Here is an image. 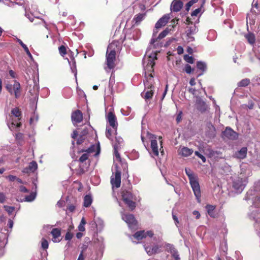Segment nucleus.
<instances>
[{
    "mask_svg": "<svg viewBox=\"0 0 260 260\" xmlns=\"http://www.w3.org/2000/svg\"><path fill=\"white\" fill-rule=\"evenodd\" d=\"M7 243L6 235L4 233H0V256L5 253V247Z\"/></svg>",
    "mask_w": 260,
    "mask_h": 260,
    "instance_id": "nucleus-18",
    "label": "nucleus"
},
{
    "mask_svg": "<svg viewBox=\"0 0 260 260\" xmlns=\"http://www.w3.org/2000/svg\"><path fill=\"white\" fill-rule=\"evenodd\" d=\"M71 70L73 73L74 74V76L75 77L76 81L77 82V70L76 68V66H71Z\"/></svg>",
    "mask_w": 260,
    "mask_h": 260,
    "instance_id": "nucleus-51",
    "label": "nucleus"
},
{
    "mask_svg": "<svg viewBox=\"0 0 260 260\" xmlns=\"http://www.w3.org/2000/svg\"><path fill=\"white\" fill-rule=\"evenodd\" d=\"M131 111V108L129 107H127L126 109H121V112L123 115L125 116H128Z\"/></svg>",
    "mask_w": 260,
    "mask_h": 260,
    "instance_id": "nucleus-48",
    "label": "nucleus"
},
{
    "mask_svg": "<svg viewBox=\"0 0 260 260\" xmlns=\"http://www.w3.org/2000/svg\"><path fill=\"white\" fill-rule=\"evenodd\" d=\"M243 176V175H241L240 177L233 181V186L238 193L242 192L248 182L247 178Z\"/></svg>",
    "mask_w": 260,
    "mask_h": 260,
    "instance_id": "nucleus-7",
    "label": "nucleus"
},
{
    "mask_svg": "<svg viewBox=\"0 0 260 260\" xmlns=\"http://www.w3.org/2000/svg\"><path fill=\"white\" fill-rule=\"evenodd\" d=\"M73 237V234L70 232H68L64 237V239L66 240L70 241Z\"/></svg>",
    "mask_w": 260,
    "mask_h": 260,
    "instance_id": "nucleus-52",
    "label": "nucleus"
},
{
    "mask_svg": "<svg viewBox=\"0 0 260 260\" xmlns=\"http://www.w3.org/2000/svg\"><path fill=\"white\" fill-rule=\"evenodd\" d=\"M246 39L248 42L251 44H253L255 42V37L252 34H248L245 36Z\"/></svg>",
    "mask_w": 260,
    "mask_h": 260,
    "instance_id": "nucleus-37",
    "label": "nucleus"
},
{
    "mask_svg": "<svg viewBox=\"0 0 260 260\" xmlns=\"http://www.w3.org/2000/svg\"><path fill=\"white\" fill-rule=\"evenodd\" d=\"M153 235V233L151 231H148L145 232V231H140L136 232L133 237L138 240H141L143 238L146 237L147 236L149 237H152Z\"/></svg>",
    "mask_w": 260,
    "mask_h": 260,
    "instance_id": "nucleus-13",
    "label": "nucleus"
},
{
    "mask_svg": "<svg viewBox=\"0 0 260 260\" xmlns=\"http://www.w3.org/2000/svg\"><path fill=\"white\" fill-rule=\"evenodd\" d=\"M51 234L53 237L52 241L53 242H59L60 241V240L58 239L61 235L60 230L59 229H53Z\"/></svg>",
    "mask_w": 260,
    "mask_h": 260,
    "instance_id": "nucleus-23",
    "label": "nucleus"
},
{
    "mask_svg": "<svg viewBox=\"0 0 260 260\" xmlns=\"http://www.w3.org/2000/svg\"><path fill=\"white\" fill-rule=\"evenodd\" d=\"M160 246H159L158 245H155L152 246L144 245L145 250L149 255L159 253L160 252Z\"/></svg>",
    "mask_w": 260,
    "mask_h": 260,
    "instance_id": "nucleus-15",
    "label": "nucleus"
},
{
    "mask_svg": "<svg viewBox=\"0 0 260 260\" xmlns=\"http://www.w3.org/2000/svg\"><path fill=\"white\" fill-rule=\"evenodd\" d=\"M122 200L127 206L133 210L136 207V203L134 201L136 200L135 197L128 191H123L122 192Z\"/></svg>",
    "mask_w": 260,
    "mask_h": 260,
    "instance_id": "nucleus-9",
    "label": "nucleus"
},
{
    "mask_svg": "<svg viewBox=\"0 0 260 260\" xmlns=\"http://www.w3.org/2000/svg\"><path fill=\"white\" fill-rule=\"evenodd\" d=\"M38 169V164L36 161H32L30 162L28 166L24 168L22 172L24 174H29L30 173H34Z\"/></svg>",
    "mask_w": 260,
    "mask_h": 260,
    "instance_id": "nucleus-17",
    "label": "nucleus"
},
{
    "mask_svg": "<svg viewBox=\"0 0 260 260\" xmlns=\"http://www.w3.org/2000/svg\"><path fill=\"white\" fill-rule=\"evenodd\" d=\"M198 29L196 26L192 25L188 27V29L186 30V34L188 35H194L198 31Z\"/></svg>",
    "mask_w": 260,
    "mask_h": 260,
    "instance_id": "nucleus-32",
    "label": "nucleus"
},
{
    "mask_svg": "<svg viewBox=\"0 0 260 260\" xmlns=\"http://www.w3.org/2000/svg\"><path fill=\"white\" fill-rule=\"evenodd\" d=\"M161 39L154 38V35L151 40L150 45L144 56V62L147 61L146 65H155V60L157 59V53L159 52V49L162 46Z\"/></svg>",
    "mask_w": 260,
    "mask_h": 260,
    "instance_id": "nucleus-1",
    "label": "nucleus"
},
{
    "mask_svg": "<svg viewBox=\"0 0 260 260\" xmlns=\"http://www.w3.org/2000/svg\"><path fill=\"white\" fill-rule=\"evenodd\" d=\"M117 42H114L110 43L107 48L106 53V64L112 65L115 59L116 52L118 50L117 48Z\"/></svg>",
    "mask_w": 260,
    "mask_h": 260,
    "instance_id": "nucleus-5",
    "label": "nucleus"
},
{
    "mask_svg": "<svg viewBox=\"0 0 260 260\" xmlns=\"http://www.w3.org/2000/svg\"><path fill=\"white\" fill-rule=\"evenodd\" d=\"M83 115L82 112L78 110L73 112L72 114V120L74 125L80 123L82 121Z\"/></svg>",
    "mask_w": 260,
    "mask_h": 260,
    "instance_id": "nucleus-16",
    "label": "nucleus"
},
{
    "mask_svg": "<svg viewBox=\"0 0 260 260\" xmlns=\"http://www.w3.org/2000/svg\"><path fill=\"white\" fill-rule=\"evenodd\" d=\"M13 224H14V222H13V220L11 219H9L8 220V227L11 229H12V228L13 226Z\"/></svg>",
    "mask_w": 260,
    "mask_h": 260,
    "instance_id": "nucleus-63",
    "label": "nucleus"
},
{
    "mask_svg": "<svg viewBox=\"0 0 260 260\" xmlns=\"http://www.w3.org/2000/svg\"><path fill=\"white\" fill-rule=\"evenodd\" d=\"M91 152V150L90 148H88V150L85 151V152L83 153L81 156L79 158V161L80 162L83 164L84 162L86 160H87L88 159V157L89 155V153Z\"/></svg>",
    "mask_w": 260,
    "mask_h": 260,
    "instance_id": "nucleus-29",
    "label": "nucleus"
},
{
    "mask_svg": "<svg viewBox=\"0 0 260 260\" xmlns=\"http://www.w3.org/2000/svg\"><path fill=\"white\" fill-rule=\"evenodd\" d=\"M198 0H191L189 2H188L186 5V9L188 11L191 6H192L194 4L197 3Z\"/></svg>",
    "mask_w": 260,
    "mask_h": 260,
    "instance_id": "nucleus-49",
    "label": "nucleus"
},
{
    "mask_svg": "<svg viewBox=\"0 0 260 260\" xmlns=\"http://www.w3.org/2000/svg\"><path fill=\"white\" fill-rule=\"evenodd\" d=\"M11 114L16 118L14 121L12 119V121L8 122V125L11 130H13L15 128H18L21 125L19 120L21 118V113L18 108H14L11 110Z\"/></svg>",
    "mask_w": 260,
    "mask_h": 260,
    "instance_id": "nucleus-6",
    "label": "nucleus"
},
{
    "mask_svg": "<svg viewBox=\"0 0 260 260\" xmlns=\"http://www.w3.org/2000/svg\"><path fill=\"white\" fill-rule=\"evenodd\" d=\"M167 247L169 249L170 253L175 260H180L179 255L173 245L167 244Z\"/></svg>",
    "mask_w": 260,
    "mask_h": 260,
    "instance_id": "nucleus-24",
    "label": "nucleus"
},
{
    "mask_svg": "<svg viewBox=\"0 0 260 260\" xmlns=\"http://www.w3.org/2000/svg\"><path fill=\"white\" fill-rule=\"evenodd\" d=\"M6 88L11 94H13V85L8 84L6 85Z\"/></svg>",
    "mask_w": 260,
    "mask_h": 260,
    "instance_id": "nucleus-56",
    "label": "nucleus"
},
{
    "mask_svg": "<svg viewBox=\"0 0 260 260\" xmlns=\"http://www.w3.org/2000/svg\"><path fill=\"white\" fill-rule=\"evenodd\" d=\"M92 197L90 195H86L84 199V206L88 207L90 206L92 203Z\"/></svg>",
    "mask_w": 260,
    "mask_h": 260,
    "instance_id": "nucleus-30",
    "label": "nucleus"
},
{
    "mask_svg": "<svg viewBox=\"0 0 260 260\" xmlns=\"http://www.w3.org/2000/svg\"><path fill=\"white\" fill-rule=\"evenodd\" d=\"M177 53L179 55L182 54L183 53L184 50L182 47L179 46L177 48Z\"/></svg>",
    "mask_w": 260,
    "mask_h": 260,
    "instance_id": "nucleus-62",
    "label": "nucleus"
},
{
    "mask_svg": "<svg viewBox=\"0 0 260 260\" xmlns=\"http://www.w3.org/2000/svg\"><path fill=\"white\" fill-rule=\"evenodd\" d=\"M110 182L113 188H119L121 185V171L118 165H115V172L111 176Z\"/></svg>",
    "mask_w": 260,
    "mask_h": 260,
    "instance_id": "nucleus-8",
    "label": "nucleus"
},
{
    "mask_svg": "<svg viewBox=\"0 0 260 260\" xmlns=\"http://www.w3.org/2000/svg\"><path fill=\"white\" fill-rule=\"evenodd\" d=\"M106 136L109 139H111V133L110 128H108V126H107L106 128Z\"/></svg>",
    "mask_w": 260,
    "mask_h": 260,
    "instance_id": "nucleus-58",
    "label": "nucleus"
},
{
    "mask_svg": "<svg viewBox=\"0 0 260 260\" xmlns=\"http://www.w3.org/2000/svg\"><path fill=\"white\" fill-rule=\"evenodd\" d=\"M223 135L224 137L230 140H236L238 137V134L230 127H226L225 128L223 132Z\"/></svg>",
    "mask_w": 260,
    "mask_h": 260,
    "instance_id": "nucleus-14",
    "label": "nucleus"
},
{
    "mask_svg": "<svg viewBox=\"0 0 260 260\" xmlns=\"http://www.w3.org/2000/svg\"><path fill=\"white\" fill-rule=\"evenodd\" d=\"M86 224V221L85 218L83 217L81 219V221L78 226V230L80 232H84L85 230V225Z\"/></svg>",
    "mask_w": 260,
    "mask_h": 260,
    "instance_id": "nucleus-39",
    "label": "nucleus"
},
{
    "mask_svg": "<svg viewBox=\"0 0 260 260\" xmlns=\"http://www.w3.org/2000/svg\"><path fill=\"white\" fill-rule=\"evenodd\" d=\"M185 173L188 177L189 183L198 202H200L201 189L198 177L190 169H185Z\"/></svg>",
    "mask_w": 260,
    "mask_h": 260,
    "instance_id": "nucleus-4",
    "label": "nucleus"
},
{
    "mask_svg": "<svg viewBox=\"0 0 260 260\" xmlns=\"http://www.w3.org/2000/svg\"><path fill=\"white\" fill-rule=\"evenodd\" d=\"M141 137L144 146L148 151H149V149L147 148L148 143H146L144 139L146 138L148 140L151 141V148L152 152H150V154L152 155L153 157L157 156L159 154V150L158 143L156 140V136L148 132H145L144 131H142Z\"/></svg>",
    "mask_w": 260,
    "mask_h": 260,
    "instance_id": "nucleus-3",
    "label": "nucleus"
},
{
    "mask_svg": "<svg viewBox=\"0 0 260 260\" xmlns=\"http://www.w3.org/2000/svg\"><path fill=\"white\" fill-rule=\"evenodd\" d=\"M41 247L44 250H46L48 248V242L44 238L41 240Z\"/></svg>",
    "mask_w": 260,
    "mask_h": 260,
    "instance_id": "nucleus-44",
    "label": "nucleus"
},
{
    "mask_svg": "<svg viewBox=\"0 0 260 260\" xmlns=\"http://www.w3.org/2000/svg\"><path fill=\"white\" fill-rule=\"evenodd\" d=\"M60 54L63 56L67 53V49L65 46L61 45L58 48Z\"/></svg>",
    "mask_w": 260,
    "mask_h": 260,
    "instance_id": "nucleus-47",
    "label": "nucleus"
},
{
    "mask_svg": "<svg viewBox=\"0 0 260 260\" xmlns=\"http://www.w3.org/2000/svg\"><path fill=\"white\" fill-rule=\"evenodd\" d=\"M194 154L196 155L200 158L202 160L203 162H205L206 161V159L205 157L201 153H200L198 151H195Z\"/></svg>",
    "mask_w": 260,
    "mask_h": 260,
    "instance_id": "nucleus-53",
    "label": "nucleus"
},
{
    "mask_svg": "<svg viewBox=\"0 0 260 260\" xmlns=\"http://www.w3.org/2000/svg\"><path fill=\"white\" fill-rule=\"evenodd\" d=\"M36 198V193L35 192H31L28 196L25 197L24 201L31 202L35 200Z\"/></svg>",
    "mask_w": 260,
    "mask_h": 260,
    "instance_id": "nucleus-35",
    "label": "nucleus"
},
{
    "mask_svg": "<svg viewBox=\"0 0 260 260\" xmlns=\"http://www.w3.org/2000/svg\"><path fill=\"white\" fill-rule=\"evenodd\" d=\"M6 178L8 179L10 181H14L16 180L17 177L16 176L10 175L7 176Z\"/></svg>",
    "mask_w": 260,
    "mask_h": 260,
    "instance_id": "nucleus-57",
    "label": "nucleus"
},
{
    "mask_svg": "<svg viewBox=\"0 0 260 260\" xmlns=\"http://www.w3.org/2000/svg\"><path fill=\"white\" fill-rule=\"evenodd\" d=\"M114 66H105V70L107 73H110L111 72V78L112 77L113 72L114 71Z\"/></svg>",
    "mask_w": 260,
    "mask_h": 260,
    "instance_id": "nucleus-45",
    "label": "nucleus"
},
{
    "mask_svg": "<svg viewBox=\"0 0 260 260\" xmlns=\"http://www.w3.org/2000/svg\"><path fill=\"white\" fill-rule=\"evenodd\" d=\"M193 152V151L192 149L183 147L180 149L179 154L184 157H187L191 155Z\"/></svg>",
    "mask_w": 260,
    "mask_h": 260,
    "instance_id": "nucleus-26",
    "label": "nucleus"
},
{
    "mask_svg": "<svg viewBox=\"0 0 260 260\" xmlns=\"http://www.w3.org/2000/svg\"><path fill=\"white\" fill-rule=\"evenodd\" d=\"M183 58L184 60L189 63L192 64L194 63V59L191 56L186 54L184 55Z\"/></svg>",
    "mask_w": 260,
    "mask_h": 260,
    "instance_id": "nucleus-42",
    "label": "nucleus"
},
{
    "mask_svg": "<svg viewBox=\"0 0 260 260\" xmlns=\"http://www.w3.org/2000/svg\"><path fill=\"white\" fill-rule=\"evenodd\" d=\"M144 71L146 82L144 83L145 90H147L145 92L144 98L147 100L152 98L153 95V73L154 72L153 66H144Z\"/></svg>",
    "mask_w": 260,
    "mask_h": 260,
    "instance_id": "nucleus-2",
    "label": "nucleus"
},
{
    "mask_svg": "<svg viewBox=\"0 0 260 260\" xmlns=\"http://www.w3.org/2000/svg\"><path fill=\"white\" fill-rule=\"evenodd\" d=\"M201 11V8L196 9L191 13V15L192 16H197L200 13Z\"/></svg>",
    "mask_w": 260,
    "mask_h": 260,
    "instance_id": "nucleus-55",
    "label": "nucleus"
},
{
    "mask_svg": "<svg viewBox=\"0 0 260 260\" xmlns=\"http://www.w3.org/2000/svg\"><path fill=\"white\" fill-rule=\"evenodd\" d=\"M18 42L19 43V44L21 45V46L23 47V48L24 49V50L26 52V54L28 55V56L30 58H32V55H31L30 52H29V49H28V47L26 46V45H25L22 42V41L21 40H20V39H18Z\"/></svg>",
    "mask_w": 260,
    "mask_h": 260,
    "instance_id": "nucleus-33",
    "label": "nucleus"
},
{
    "mask_svg": "<svg viewBox=\"0 0 260 260\" xmlns=\"http://www.w3.org/2000/svg\"><path fill=\"white\" fill-rule=\"evenodd\" d=\"M145 13H139L138 14L135 16L133 21L135 24H139L145 17Z\"/></svg>",
    "mask_w": 260,
    "mask_h": 260,
    "instance_id": "nucleus-27",
    "label": "nucleus"
},
{
    "mask_svg": "<svg viewBox=\"0 0 260 260\" xmlns=\"http://www.w3.org/2000/svg\"><path fill=\"white\" fill-rule=\"evenodd\" d=\"M121 217L122 220H123L128 224V226L130 229H133L136 225L137 221L133 214H125L121 212Z\"/></svg>",
    "mask_w": 260,
    "mask_h": 260,
    "instance_id": "nucleus-11",
    "label": "nucleus"
},
{
    "mask_svg": "<svg viewBox=\"0 0 260 260\" xmlns=\"http://www.w3.org/2000/svg\"><path fill=\"white\" fill-rule=\"evenodd\" d=\"M247 148L246 147L241 148L239 150L236 151L233 155L235 158L239 159H243L247 156Z\"/></svg>",
    "mask_w": 260,
    "mask_h": 260,
    "instance_id": "nucleus-19",
    "label": "nucleus"
},
{
    "mask_svg": "<svg viewBox=\"0 0 260 260\" xmlns=\"http://www.w3.org/2000/svg\"><path fill=\"white\" fill-rule=\"evenodd\" d=\"M169 15H165L160 18L155 24L156 28H160L165 26L170 19Z\"/></svg>",
    "mask_w": 260,
    "mask_h": 260,
    "instance_id": "nucleus-20",
    "label": "nucleus"
},
{
    "mask_svg": "<svg viewBox=\"0 0 260 260\" xmlns=\"http://www.w3.org/2000/svg\"><path fill=\"white\" fill-rule=\"evenodd\" d=\"M170 29L168 28H166L164 30H163L157 37L158 39H162L165 38L169 32Z\"/></svg>",
    "mask_w": 260,
    "mask_h": 260,
    "instance_id": "nucleus-41",
    "label": "nucleus"
},
{
    "mask_svg": "<svg viewBox=\"0 0 260 260\" xmlns=\"http://www.w3.org/2000/svg\"><path fill=\"white\" fill-rule=\"evenodd\" d=\"M85 140V137L83 136H81L78 139L77 144H81L82 143H83L84 141Z\"/></svg>",
    "mask_w": 260,
    "mask_h": 260,
    "instance_id": "nucleus-59",
    "label": "nucleus"
},
{
    "mask_svg": "<svg viewBox=\"0 0 260 260\" xmlns=\"http://www.w3.org/2000/svg\"><path fill=\"white\" fill-rule=\"evenodd\" d=\"M39 92V86L38 84H35L33 87V91L32 89L30 90V93L34 96V98H38Z\"/></svg>",
    "mask_w": 260,
    "mask_h": 260,
    "instance_id": "nucleus-31",
    "label": "nucleus"
},
{
    "mask_svg": "<svg viewBox=\"0 0 260 260\" xmlns=\"http://www.w3.org/2000/svg\"><path fill=\"white\" fill-rule=\"evenodd\" d=\"M182 119V112L180 111L179 113L178 114L177 117H176V121L178 123L180 122L181 120Z\"/></svg>",
    "mask_w": 260,
    "mask_h": 260,
    "instance_id": "nucleus-61",
    "label": "nucleus"
},
{
    "mask_svg": "<svg viewBox=\"0 0 260 260\" xmlns=\"http://www.w3.org/2000/svg\"><path fill=\"white\" fill-rule=\"evenodd\" d=\"M216 38V33L214 30H211L209 31L208 35L207 36V39L209 41H213Z\"/></svg>",
    "mask_w": 260,
    "mask_h": 260,
    "instance_id": "nucleus-40",
    "label": "nucleus"
},
{
    "mask_svg": "<svg viewBox=\"0 0 260 260\" xmlns=\"http://www.w3.org/2000/svg\"><path fill=\"white\" fill-rule=\"evenodd\" d=\"M183 70L188 74L193 75V67L191 68V66H185V68Z\"/></svg>",
    "mask_w": 260,
    "mask_h": 260,
    "instance_id": "nucleus-46",
    "label": "nucleus"
},
{
    "mask_svg": "<svg viewBox=\"0 0 260 260\" xmlns=\"http://www.w3.org/2000/svg\"><path fill=\"white\" fill-rule=\"evenodd\" d=\"M4 208L9 215H11L15 210V207L13 206H9L5 205L4 206Z\"/></svg>",
    "mask_w": 260,
    "mask_h": 260,
    "instance_id": "nucleus-43",
    "label": "nucleus"
},
{
    "mask_svg": "<svg viewBox=\"0 0 260 260\" xmlns=\"http://www.w3.org/2000/svg\"><path fill=\"white\" fill-rule=\"evenodd\" d=\"M106 118L109 125L116 132L118 123L114 113L112 112H109L106 116Z\"/></svg>",
    "mask_w": 260,
    "mask_h": 260,
    "instance_id": "nucleus-12",
    "label": "nucleus"
},
{
    "mask_svg": "<svg viewBox=\"0 0 260 260\" xmlns=\"http://www.w3.org/2000/svg\"><path fill=\"white\" fill-rule=\"evenodd\" d=\"M6 200V197L5 194L2 192H0V203H4Z\"/></svg>",
    "mask_w": 260,
    "mask_h": 260,
    "instance_id": "nucleus-54",
    "label": "nucleus"
},
{
    "mask_svg": "<svg viewBox=\"0 0 260 260\" xmlns=\"http://www.w3.org/2000/svg\"><path fill=\"white\" fill-rule=\"evenodd\" d=\"M250 83V80L248 79H244L242 80L241 81H240L238 85L239 87H245L247 85H248Z\"/></svg>",
    "mask_w": 260,
    "mask_h": 260,
    "instance_id": "nucleus-38",
    "label": "nucleus"
},
{
    "mask_svg": "<svg viewBox=\"0 0 260 260\" xmlns=\"http://www.w3.org/2000/svg\"><path fill=\"white\" fill-rule=\"evenodd\" d=\"M20 83L15 81L13 85V93H14L16 98H18L20 96Z\"/></svg>",
    "mask_w": 260,
    "mask_h": 260,
    "instance_id": "nucleus-25",
    "label": "nucleus"
},
{
    "mask_svg": "<svg viewBox=\"0 0 260 260\" xmlns=\"http://www.w3.org/2000/svg\"><path fill=\"white\" fill-rule=\"evenodd\" d=\"M206 209L207 210L208 214L211 217H215V214L214 213V210L215 209V206L211 205H207L206 206Z\"/></svg>",
    "mask_w": 260,
    "mask_h": 260,
    "instance_id": "nucleus-28",
    "label": "nucleus"
},
{
    "mask_svg": "<svg viewBox=\"0 0 260 260\" xmlns=\"http://www.w3.org/2000/svg\"><path fill=\"white\" fill-rule=\"evenodd\" d=\"M140 36L141 32L139 29L131 28L127 31L125 35L124 40L125 41L132 40L137 41L140 38Z\"/></svg>",
    "mask_w": 260,
    "mask_h": 260,
    "instance_id": "nucleus-10",
    "label": "nucleus"
},
{
    "mask_svg": "<svg viewBox=\"0 0 260 260\" xmlns=\"http://www.w3.org/2000/svg\"><path fill=\"white\" fill-rule=\"evenodd\" d=\"M39 119L38 114L34 113L30 118L29 123L31 125H35Z\"/></svg>",
    "mask_w": 260,
    "mask_h": 260,
    "instance_id": "nucleus-34",
    "label": "nucleus"
},
{
    "mask_svg": "<svg viewBox=\"0 0 260 260\" xmlns=\"http://www.w3.org/2000/svg\"><path fill=\"white\" fill-rule=\"evenodd\" d=\"M192 214L196 216V217L197 219H199L200 217V213H199V211H197V210H194L192 212Z\"/></svg>",
    "mask_w": 260,
    "mask_h": 260,
    "instance_id": "nucleus-64",
    "label": "nucleus"
},
{
    "mask_svg": "<svg viewBox=\"0 0 260 260\" xmlns=\"http://www.w3.org/2000/svg\"><path fill=\"white\" fill-rule=\"evenodd\" d=\"M206 70V66H193V75L199 77Z\"/></svg>",
    "mask_w": 260,
    "mask_h": 260,
    "instance_id": "nucleus-22",
    "label": "nucleus"
},
{
    "mask_svg": "<svg viewBox=\"0 0 260 260\" xmlns=\"http://www.w3.org/2000/svg\"><path fill=\"white\" fill-rule=\"evenodd\" d=\"M115 141L116 143L114 144H117L118 146V148H119L123 143V139L120 137H116Z\"/></svg>",
    "mask_w": 260,
    "mask_h": 260,
    "instance_id": "nucleus-50",
    "label": "nucleus"
},
{
    "mask_svg": "<svg viewBox=\"0 0 260 260\" xmlns=\"http://www.w3.org/2000/svg\"><path fill=\"white\" fill-rule=\"evenodd\" d=\"M183 7V3L180 0H174L171 6V9L173 12H179Z\"/></svg>",
    "mask_w": 260,
    "mask_h": 260,
    "instance_id": "nucleus-21",
    "label": "nucleus"
},
{
    "mask_svg": "<svg viewBox=\"0 0 260 260\" xmlns=\"http://www.w3.org/2000/svg\"><path fill=\"white\" fill-rule=\"evenodd\" d=\"M95 223L96 226H101L102 228L104 225L103 221L101 219H98V220L95 221Z\"/></svg>",
    "mask_w": 260,
    "mask_h": 260,
    "instance_id": "nucleus-60",
    "label": "nucleus"
},
{
    "mask_svg": "<svg viewBox=\"0 0 260 260\" xmlns=\"http://www.w3.org/2000/svg\"><path fill=\"white\" fill-rule=\"evenodd\" d=\"M113 148H114V154L115 158L117 160L120 161V156L119 153L118 152V146L117 144H113Z\"/></svg>",
    "mask_w": 260,
    "mask_h": 260,
    "instance_id": "nucleus-36",
    "label": "nucleus"
}]
</instances>
